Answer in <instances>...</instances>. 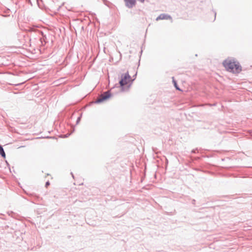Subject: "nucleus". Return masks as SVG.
I'll return each mask as SVG.
<instances>
[{
	"mask_svg": "<svg viewBox=\"0 0 252 252\" xmlns=\"http://www.w3.org/2000/svg\"><path fill=\"white\" fill-rule=\"evenodd\" d=\"M223 65L228 71L233 73H239L242 70L239 63L234 59H227L222 63Z\"/></svg>",
	"mask_w": 252,
	"mask_h": 252,
	"instance_id": "obj_1",
	"label": "nucleus"
},
{
	"mask_svg": "<svg viewBox=\"0 0 252 252\" xmlns=\"http://www.w3.org/2000/svg\"><path fill=\"white\" fill-rule=\"evenodd\" d=\"M133 80V79L130 76L128 73L122 74L119 81V84L122 90H125L127 89L130 86Z\"/></svg>",
	"mask_w": 252,
	"mask_h": 252,
	"instance_id": "obj_2",
	"label": "nucleus"
},
{
	"mask_svg": "<svg viewBox=\"0 0 252 252\" xmlns=\"http://www.w3.org/2000/svg\"><path fill=\"white\" fill-rule=\"evenodd\" d=\"M111 94L110 92L108 91L101 94L96 100V102H101L106 100L110 97Z\"/></svg>",
	"mask_w": 252,
	"mask_h": 252,
	"instance_id": "obj_3",
	"label": "nucleus"
},
{
	"mask_svg": "<svg viewBox=\"0 0 252 252\" xmlns=\"http://www.w3.org/2000/svg\"><path fill=\"white\" fill-rule=\"evenodd\" d=\"M171 16L167 14L162 13L160 14L157 18L156 20L158 21L159 20H172Z\"/></svg>",
	"mask_w": 252,
	"mask_h": 252,
	"instance_id": "obj_4",
	"label": "nucleus"
},
{
	"mask_svg": "<svg viewBox=\"0 0 252 252\" xmlns=\"http://www.w3.org/2000/svg\"><path fill=\"white\" fill-rule=\"evenodd\" d=\"M127 7L131 8L135 4V0H124Z\"/></svg>",
	"mask_w": 252,
	"mask_h": 252,
	"instance_id": "obj_5",
	"label": "nucleus"
},
{
	"mask_svg": "<svg viewBox=\"0 0 252 252\" xmlns=\"http://www.w3.org/2000/svg\"><path fill=\"white\" fill-rule=\"evenodd\" d=\"M0 154L1 155L2 157L3 158L5 157V154L4 152V150L2 148V147L0 145Z\"/></svg>",
	"mask_w": 252,
	"mask_h": 252,
	"instance_id": "obj_6",
	"label": "nucleus"
},
{
	"mask_svg": "<svg viewBox=\"0 0 252 252\" xmlns=\"http://www.w3.org/2000/svg\"><path fill=\"white\" fill-rule=\"evenodd\" d=\"M172 78H173V82L174 83V87L176 88V90L181 91V89L178 87L176 81L174 80V77H173Z\"/></svg>",
	"mask_w": 252,
	"mask_h": 252,
	"instance_id": "obj_7",
	"label": "nucleus"
},
{
	"mask_svg": "<svg viewBox=\"0 0 252 252\" xmlns=\"http://www.w3.org/2000/svg\"><path fill=\"white\" fill-rule=\"evenodd\" d=\"M216 13L215 12V19L216 18Z\"/></svg>",
	"mask_w": 252,
	"mask_h": 252,
	"instance_id": "obj_8",
	"label": "nucleus"
},
{
	"mask_svg": "<svg viewBox=\"0 0 252 252\" xmlns=\"http://www.w3.org/2000/svg\"><path fill=\"white\" fill-rule=\"evenodd\" d=\"M49 184V183H48V182H47V183H46V185H48Z\"/></svg>",
	"mask_w": 252,
	"mask_h": 252,
	"instance_id": "obj_9",
	"label": "nucleus"
},
{
	"mask_svg": "<svg viewBox=\"0 0 252 252\" xmlns=\"http://www.w3.org/2000/svg\"><path fill=\"white\" fill-rule=\"evenodd\" d=\"M193 201V203H194V202H195V200H193V201Z\"/></svg>",
	"mask_w": 252,
	"mask_h": 252,
	"instance_id": "obj_10",
	"label": "nucleus"
},
{
	"mask_svg": "<svg viewBox=\"0 0 252 252\" xmlns=\"http://www.w3.org/2000/svg\"><path fill=\"white\" fill-rule=\"evenodd\" d=\"M192 152L194 153L195 152L194 150H193V151H192Z\"/></svg>",
	"mask_w": 252,
	"mask_h": 252,
	"instance_id": "obj_11",
	"label": "nucleus"
},
{
	"mask_svg": "<svg viewBox=\"0 0 252 252\" xmlns=\"http://www.w3.org/2000/svg\"><path fill=\"white\" fill-rule=\"evenodd\" d=\"M144 1V0H143V2Z\"/></svg>",
	"mask_w": 252,
	"mask_h": 252,
	"instance_id": "obj_12",
	"label": "nucleus"
}]
</instances>
